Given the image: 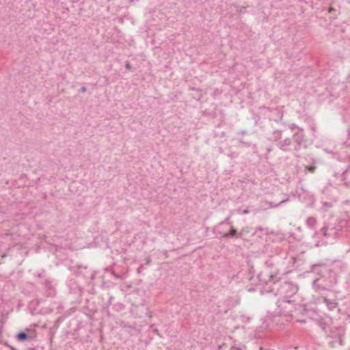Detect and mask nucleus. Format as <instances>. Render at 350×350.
I'll list each match as a JSON object with an SVG mask.
<instances>
[{"instance_id": "1", "label": "nucleus", "mask_w": 350, "mask_h": 350, "mask_svg": "<svg viewBox=\"0 0 350 350\" xmlns=\"http://www.w3.org/2000/svg\"><path fill=\"white\" fill-rule=\"evenodd\" d=\"M298 286L290 282H284L278 288L275 295H283L284 298L281 301H278V306L281 307L284 304H293L296 302L295 299H293L294 295L298 292Z\"/></svg>"}, {"instance_id": "2", "label": "nucleus", "mask_w": 350, "mask_h": 350, "mask_svg": "<svg viewBox=\"0 0 350 350\" xmlns=\"http://www.w3.org/2000/svg\"><path fill=\"white\" fill-rule=\"evenodd\" d=\"M345 328L344 326H332L328 329L327 336L329 338L328 345L337 349L345 345Z\"/></svg>"}, {"instance_id": "3", "label": "nucleus", "mask_w": 350, "mask_h": 350, "mask_svg": "<svg viewBox=\"0 0 350 350\" xmlns=\"http://www.w3.org/2000/svg\"><path fill=\"white\" fill-rule=\"evenodd\" d=\"M325 278L321 277L314 280L312 282V288L315 292L321 295L323 297L326 291H331L334 286L337 283V275L333 272L330 271V282L329 284H324Z\"/></svg>"}, {"instance_id": "4", "label": "nucleus", "mask_w": 350, "mask_h": 350, "mask_svg": "<svg viewBox=\"0 0 350 350\" xmlns=\"http://www.w3.org/2000/svg\"><path fill=\"white\" fill-rule=\"evenodd\" d=\"M300 131L294 133L293 137L295 142L294 150L298 152L307 148L306 140L304 139L303 129H299Z\"/></svg>"}, {"instance_id": "5", "label": "nucleus", "mask_w": 350, "mask_h": 350, "mask_svg": "<svg viewBox=\"0 0 350 350\" xmlns=\"http://www.w3.org/2000/svg\"><path fill=\"white\" fill-rule=\"evenodd\" d=\"M321 232L323 233V236L326 238H329V239L338 238L337 230L334 228L328 229V228L325 226L321 228Z\"/></svg>"}, {"instance_id": "6", "label": "nucleus", "mask_w": 350, "mask_h": 350, "mask_svg": "<svg viewBox=\"0 0 350 350\" xmlns=\"http://www.w3.org/2000/svg\"><path fill=\"white\" fill-rule=\"evenodd\" d=\"M291 144V139L290 138H286L284 139L280 140L278 142V146L284 151H289Z\"/></svg>"}, {"instance_id": "7", "label": "nucleus", "mask_w": 350, "mask_h": 350, "mask_svg": "<svg viewBox=\"0 0 350 350\" xmlns=\"http://www.w3.org/2000/svg\"><path fill=\"white\" fill-rule=\"evenodd\" d=\"M323 302L329 310H333L338 306V303L335 300L329 299L324 296L323 297Z\"/></svg>"}, {"instance_id": "8", "label": "nucleus", "mask_w": 350, "mask_h": 350, "mask_svg": "<svg viewBox=\"0 0 350 350\" xmlns=\"http://www.w3.org/2000/svg\"><path fill=\"white\" fill-rule=\"evenodd\" d=\"M16 338L19 342L31 341L33 340V337L28 335L25 332L18 333L16 336Z\"/></svg>"}, {"instance_id": "9", "label": "nucleus", "mask_w": 350, "mask_h": 350, "mask_svg": "<svg viewBox=\"0 0 350 350\" xmlns=\"http://www.w3.org/2000/svg\"><path fill=\"white\" fill-rule=\"evenodd\" d=\"M316 224H317V219L315 217H310L306 220V224L310 228H314Z\"/></svg>"}, {"instance_id": "10", "label": "nucleus", "mask_w": 350, "mask_h": 350, "mask_svg": "<svg viewBox=\"0 0 350 350\" xmlns=\"http://www.w3.org/2000/svg\"><path fill=\"white\" fill-rule=\"evenodd\" d=\"M236 234H237L236 230L233 229V228H231L230 230L229 234H225L224 237L236 238V239H237L238 237L236 236Z\"/></svg>"}, {"instance_id": "11", "label": "nucleus", "mask_w": 350, "mask_h": 350, "mask_svg": "<svg viewBox=\"0 0 350 350\" xmlns=\"http://www.w3.org/2000/svg\"><path fill=\"white\" fill-rule=\"evenodd\" d=\"M324 266L323 264H314L311 267V271L314 273H319V268Z\"/></svg>"}, {"instance_id": "12", "label": "nucleus", "mask_w": 350, "mask_h": 350, "mask_svg": "<svg viewBox=\"0 0 350 350\" xmlns=\"http://www.w3.org/2000/svg\"><path fill=\"white\" fill-rule=\"evenodd\" d=\"M279 281L278 277L276 275H269L268 282H273L274 284H277V282Z\"/></svg>"}, {"instance_id": "13", "label": "nucleus", "mask_w": 350, "mask_h": 350, "mask_svg": "<svg viewBox=\"0 0 350 350\" xmlns=\"http://www.w3.org/2000/svg\"><path fill=\"white\" fill-rule=\"evenodd\" d=\"M288 200V198H287L286 200H282L280 201L279 203L278 204H273V202H269V207L270 208H276L278 207L279 205H280L281 204L286 202Z\"/></svg>"}, {"instance_id": "14", "label": "nucleus", "mask_w": 350, "mask_h": 350, "mask_svg": "<svg viewBox=\"0 0 350 350\" xmlns=\"http://www.w3.org/2000/svg\"><path fill=\"white\" fill-rule=\"evenodd\" d=\"M340 177H341V180L344 181V183L343 185L348 187H350V182H347L345 181L346 180V175L345 173H342L341 175H340Z\"/></svg>"}, {"instance_id": "15", "label": "nucleus", "mask_w": 350, "mask_h": 350, "mask_svg": "<svg viewBox=\"0 0 350 350\" xmlns=\"http://www.w3.org/2000/svg\"><path fill=\"white\" fill-rule=\"evenodd\" d=\"M319 326L326 334H327L329 327H327L324 322L320 321Z\"/></svg>"}, {"instance_id": "16", "label": "nucleus", "mask_w": 350, "mask_h": 350, "mask_svg": "<svg viewBox=\"0 0 350 350\" xmlns=\"http://www.w3.org/2000/svg\"><path fill=\"white\" fill-rule=\"evenodd\" d=\"M306 168L310 172L314 173L316 170V166L315 165H310V166H306Z\"/></svg>"}, {"instance_id": "17", "label": "nucleus", "mask_w": 350, "mask_h": 350, "mask_svg": "<svg viewBox=\"0 0 350 350\" xmlns=\"http://www.w3.org/2000/svg\"><path fill=\"white\" fill-rule=\"evenodd\" d=\"M232 349H236L237 350H243L245 349V346L243 345H240L239 347L232 346Z\"/></svg>"}, {"instance_id": "18", "label": "nucleus", "mask_w": 350, "mask_h": 350, "mask_svg": "<svg viewBox=\"0 0 350 350\" xmlns=\"http://www.w3.org/2000/svg\"><path fill=\"white\" fill-rule=\"evenodd\" d=\"M125 67L128 69V70H131L132 68V66L131 65V64L129 62H126V64H125Z\"/></svg>"}, {"instance_id": "19", "label": "nucleus", "mask_w": 350, "mask_h": 350, "mask_svg": "<svg viewBox=\"0 0 350 350\" xmlns=\"http://www.w3.org/2000/svg\"><path fill=\"white\" fill-rule=\"evenodd\" d=\"M87 91V88L85 87V86H83L79 90V92H81V93H84Z\"/></svg>"}, {"instance_id": "20", "label": "nucleus", "mask_w": 350, "mask_h": 350, "mask_svg": "<svg viewBox=\"0 0 350 350\" xmlns=\"http://www.w3.org/2000/svg\"><path fill=\"white\" fill-rule=\"evenodd\" d=\"M291 260H293V263L295 264L297 262V258L295 256H292Z\"/></svg>"}, {"instance_id": "21", "label": "nucleus", "mask_w": 350, "mask_h": 350, "mask_svg": "<svg viewBox=\"0 0 350 350\" xmlns=\"http://www.w3.org/2000/svg\"><path fill=\"white\" fill-rule=\"evenodd\" d=\"M151 262V258L150 257L146 258V265H148Z\"/></svg>"}, {"instance_id": "22", "label": "nucleus", "mask_w": 350, "mask_h": 350, "mask_svg": "<svg viewBox=\"0 0 350 350\" xmlns=\"http://www.w3.org/2000/svg\"><path fill=\"white\" fill-rule=\"evenodd\" d=\"M329 280H326L325 278V282H324V284H329V282H330V273H329Z\"/></svg>"}, {"instance_id": "23", "label": "nucleus", "mask_w": 350, "mask_h": 350, "mask_svg": "<svg viewBox=\"0 0 350 350\" xmlns=\"http://www.w3.org/2000/svg\"><path fill=\"white\" fill-rule=\"evenodd\" d=\"M324 206H328V207H331L332 206V204L329 203V202H325L324 203Z\"/></svg>"}, {"instance_id": "24", "label": "nucleus", "mask_w": 350, "mask_h": 350, "mask_svg": "<svg viewBox=\"0 0 350 350\" xmlns=\"http://www.w3.org/2000/svg\"><path fill=\"white\" fill-rule=\"evenodd\" d=\"M144 267V265H142L138 269H137V271L139 273L140 271H142V269H143Z\"/></svg>"}, {"instance_id": "25", "label": "nucleus", "mask_w": 350, "mask_h": 350, "mask_svg": "<svg viewBox=\"0 0 350 350\" xmlns=\"http://www.w3.org/2000/svg\"><path fill=\"white\" fill-rule=\"evenodd\" d=\"M112 274L117 278H122L120 275L116 274L114 272H113Z\"/></svg>"}, {"instance_id": "26", "label": "nucleus", "mask_w": 350, "mask_h": 350, "mask_svg": "<svg viewBox=\"0 0 350 350\" xmlns=\"http://www.w3.org/2000/svg\"><path fill=\"white\" fill-rule=\"evenodd\" d=\"M8 347L11 349V350H18L17 349L14 348V347L11 346V345H8Z\"/></svg>"}, {"instance_id": "27", "label": "nucleus", "mask_w": 350, "mask_h": 350, "mask_svg": "<svg viewBox=\"0 0 350 350\" xmlns=\"http://www.w3.org/2000/svg\"><path fill=\"white\" fill-rule=\"evenodd\" d=\"M25 350H37V349L36 348H33V347H29V348L25 349Z\"/></svg>"}, {"instance_id": "28", "label": "nucleus", "mask_w": 350, "mask_h": 350, "mask_svg": "<svg viewBox=\"0 0 350 350\" xmlns=\"http://www.w3.org/2000/svg\"><path fill=\"white\" fill-rule=\"evenodd\" d=\"M240 133H241V135H244V134H245V133H246V132H245V131H241V132H240Z\"/></svg>"}, {"instance_id": "29", "label": "nucleus", "mask_w": 350, "mask_h": 350, "mask_svg": "<svg viewBox=\"0 0 350 350\" xmlns=\"http://www.w3.org/2000/svg\"><path fill=\"white\" fill-rule=\"evenodd\" d=\"M243 213H248V211H243Z\"/></svg>"}, {"instance_id": "30", "label": "nucleus", "mask_w": 350, "mask_h": 350, "mask_svg": "<svg viewBox=\"0 0 350 350\" xmlns=\"http://www.w3.org/2000/svg\"><path fill=\"white\" fill-rule=\"evenodd\" d=\"M5 256V254H3V255H2V256H1V258H4Z\"/></svg>"}, {"instance_id": "31", "label": "nucleus", "mask_w": 350, "mask_h": 350, "mask_svg": "<svg viewBox=\"0 0 350 350\" xmlns=\"http://www.w3.org/2000/svg\"><path fill=\"white\" fill-rule=\"evenodd\" d=\"M135 0H129V1L131 3V2H133Z\"/></svg>"}]
</instances>
